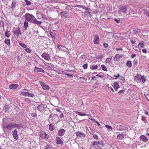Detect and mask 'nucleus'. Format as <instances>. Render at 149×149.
I'll list each match as a JSON object with an SVG mask.
<instances>
[{"label":"nucleus","instance_id":"nucleus-1","mask_svg":"<svg viewBox=\"0 0 149 149\" xmlns=\"http://www.w3.org/2000/svg\"><path fill=\"white\" fill-rule=\"evenodd\" d=\"M3 127L4 128L8 130H11L17 127V125L15 124L10 123L6 125H4Z\"/></svg>","mask_w":149,"mask_h":149},{"label":"nucleus","instance_id":"nucleus-2","mask_svg":"<svg viewBox=\"0 0 149 149\" xmlns=\"http://www.w3.org/2000/svg\"><path fill=\"white\" fill-rule=\"evenodd\" d=\"M127 6L125 5L123 6L120 7L119 8L118 10L119 13L122 14H126L127 13Z\"/></svg>","mask_w":149,"mask_h":149},{"label":"nucleus","instance_id":"nucleus-3","mask_svg":"<svg viewBox=\"0 0 149 149\" xmlns=\"http://www.w3.org/2000/svg\"><path fill=\"white\" fill-rule=\"evenodd\" d=\"M25 16L26 20L31 23L33 18H35L34 16L33 15L28 13H26L25 15Z\"/></svg>","mask_w":149,"mask_h":149},{"label":"nucleus","instance_id":"nucleus-4","mask_svg":"<svg viewBox=\"0 0 149 149\" xmlns=\"http://www.w3.org/2000/svg\"><path fill=\"white\" fill-rule=\"evenodd\" d=\"M13 32L14 34L17 37L21 36L22 33L19 27H17L13 30Z\"/></svg>","mask_w":149,"mask_h":149},{"label":"nucleus","instance_id":"nucleus-5","mask_svg":"<svg viewBox=\"0 0 149 149\" xmlns=\"http://www.w3.org/2000/svg\"><path fill=\"white\" fill-rule=\"evenodd\" d=\"M20 94L24 96L29 97H33V94L28 92L21 91Z\"/></svg>","mask_w":149,"mask_h":149},{"label":"nucleus","instance_id":"nucleus-6","mask_svg":"<svg viewBox=\"0 0 149 149\" xmlns=\"http://www.w3.org/2000/svg\"><path fill=\"white\" fill-rule=\"evenodd\" d=\"M47 106L46 105L41 104L37 107V109L39 111L41 112L44 111V109Z\"/></svg>","mask_w":149,"mask_h":149},{"label":"nucleus","instance_id":"nucleus-7","mask_svg":"<svg viewBox=\"0 0 149 149\" xmlns=\"http://www.w3.org/2000/svg\"><path fill=\"white\" fill-rule=\"evenodd\" d=\"M61 17L62 18H68L70 17L69 13L64 11L61 12L60 13Z\"/></svg>","mask_w":149,"mask_h":149},{"label":"nucleus","instance_id":"nucleus-8","mask_svg":"<svg viewBox=\"0 0 149 149\" xmlns=\"http://www.w3.org/2000/svg\"><path fill=\"white\" fill-rule=\"evenodd\" d=\"M41 56L45 60L48 61L50 59L49 54L46 53H43L41 55Z\"/></svg>","mask_w":149,"mask_h":149},{"label":"nucleus","instance_id":"nucleus-9","mask_svg":"<svg viewBox=\"0 0 149 149\" xmlns=\"http://www.w3.org/2000/svg\"><path fill=\"white\" fill-rule=\"evenodd\" d=\"M40 83L44 90H48L49 89V87L48 85L45 84L44 83L41 81H40Z\"/></svg>","mask_w":149,"mask_h":149},{"label":"nucleus","instance_id":"nucleus-10","mask_svg":"<svg viewBox=\"0 0 149 149\" xmlns=\"http://www.w3.org/2000/svg\"><path fill=\"white\" fill-rule=\"evenodd\" d=\"M56 47L60 50L67 52L68 50V49L63 46L57 45Z\"/></svg>","mask_w":149,"mask_h":149},{"label":"nucleus","instance_id":"nucleus-11","mask_svg":"<svg viewBox=\"0 0 149 149\" xmlns=\"http://www.w3.org/2000/svg\"><path fill=\"white\" fill-rule=\"evenodd\" d=\"M142 78V76L139 74H137V75L134 77V79L137 82L139 83L141 81Z\"/></svg>","mask_w":149,"mask_h":149},{"label":"nucleus","instance_id":"nucleus-12","mask_svg":"<svg viewBox=\"0 0 149 149\" xmlns=\"http://www.w3.org/2000/svg\"><path fill=\"white\" fill-rule=\"evenodd\" d=\"M127 135L125 134L121 133L118 135L117 138L119 140H122L124 138H126Z\"/></svg>","mask_w":149,"mask_h":149},{"label":"nucleus","instance_id":"nucleus-13","mask_svg":"<svg viewBox=\"0 0 149 149\" xmlns=\"http://www.w3.org/2000/svg\"><path fill=\"white\" fill-rule=\"evenodd\" d=\"M55 140L57 144L62 145L63 142L59 137H56Z\"/></svg>","mask_w":149,"mask_h":149},{"label":"nucleus","instance_id":"nucleus-14","mask_svg":"<svg viewBox=\"0 0 149 149\" xmlns=\"http://www.w3.org/2000/svg\"><path fill=\"white\" fill-rule=\"evenodd\" d=\"M34 71L35 72L37 73L38 72L44 73L45 72V71L44 70L40 68H38L36 66L35 67Z\"/></svg>","mask_w":149,"mask_h":149},{"label":"nucleus","instance_id":"nucleus-15","mask_svg":"<svg viewBox=\"0 0 149 149\" xmlns=\"http://www.w3.org/2000/svg\"><path fill=\"white\" fill-rule=\"evenodd\" d=\"M139 138L140 140L145 142H147L148 140V138L143 135H141L140 136Z\"/></svg>","mask_w":149,"mask_h":149},{"label":"nucleus","instance_id":"nucleus-16","mask_svg":"<svg viewBox=\"0 0 149 149\" xmlns=\"http://www.w3.org/2000/svg\"><path fill=\"white\" fill-rule=\"evenodd\" d=\"M31 23H33L35 24H36L38 25H40L42 22L41 21H38L35 17V18H33V19H32Z\"/></svg>","mask_w":149,"mask_h":149},{"label":"nucleus","instance_id":"nucleus-17","mask_svg":"<svg viewBox=\"0 0 149 149\" xmlns=\"http://www.w3.org/2000/svg\"><path fill=\"white\" fill-rule=\"evenodd\" d=\"M40 137L43 139H47L49 137V135L45 132H42L40 134Z\"/></svg>","mask_w":149,"mask_h":149},{"label":"nucleus","instance_id":"nucleus-18","mask_svg":"<svg viewBox=\"0 0 149 149\" xmlns=\"http://www.w3.org/2000/svg\"><path fill=\"white\" fill-rule=\"evenodd\" d=\"M65 132V130L64 129H61L58 131V134L59 136H63Z\"/></svg>","mask_w":149,"mask_h":149},{"label":"nucleus","instance_id":"nucleus-19","mask_svg":"<svg viewBox=\"0 0 149 149\" xmlns=\"http://www.w3.org/2000/svg\"><path fill=\"white\" fill-rule=\"evenodd\" d=\"M13 136L14 139L17 140L18 139V135L17 134V131L16 130H15L13 132Z\"/></svg>","mask_w":149,"mask_h":149},{"label":"nucleus","instance_id":"nucleus-20","mask_svg":"<svg viewBox=\"0 0 149 149\" xmlns=\"http://www.w3.org/2000/svg\"><path fill=\"white\" fill-rule=\"evenodd\" d=\"M18 86V85L17 84H13L9 85V88L10 89H15L17 88Z\"/></svg>","mask_w":149,"mask_h":149},{"label":"nucleus","instance_id":"nucleus-21","mask_svg":"<svg viewBox=\"0 0 149 149\" xmlns=\"http://www.w3.org/2000/svg\"><path fill=\"white\" fill-rule=\"evenodd\" d=\"M113 86L115 89H118L120 88V86L119 85V83L118 82H115L113 84Z\"/></svg>","mask_w":149,"mask_h":149},{"label":"nucleus","instance_id":"nucleus-22","mask_svg":"<svg viewBox=\"0 0 149 149\" xmlns=\"http://www.w3.org/2000/svg\"><path fill=\"white\" fill-rule=\"evenodd\" d=\"M16 2L14 0H13L11 5V8L12 9H13L15 8V7L16 6Z\"/></svg>","mask_w":149,"mask_h":149},{"label":"nucleus","instance_id":"nucleus-23","mask_svg":"<svg viewBox=\"0 0 149 149\" xmlns=\"http://www.w3.org/2000/svg\"><path fill=\"white\" fill-rule=\"evenodd\" d=\"M76 113L79 115L81 116H90L89 114H86V113H82L81 112H79V111H77Z\"/></svg>","mask_w":149,"mask_h":149},{"label":"nucleus","instance_id":"nucleus-24","mask_svg":"<svg viewBox=\"0 0 149 149\" xmlns=\"http://www.w3.org/2000/svg\"><path fill=\"white\" fill-rule=\"evenodd\" d=\"M105 62L107 63H108L109 64L112 63V58H107L105 61Z\"/></svg>","mask_w":149,"mask_h":149},{"label":"nucleus","instance_id":"nucleus-25","mask_svg":"<svg viewBox=\"0 0 149 149\" xmlns=\"http://www.w3.org/2000/svg\"><path fill=\"white\" fill-rule=\"evenodd\" d=\"M138 31L139 30L138 29H133L131 31V33H132V34H133L134 35L136 34L137 33H138L139 32Z\"/></svg>","mask_w":149,"mask_h":149},{"label":"nucleus","instance_id":"nucleus-26","mask_svg":"<svg viewBox=\"0 0 149 149\" xmlns=\"http://www.w3.org/2000/svg\"><path fill=\"white\" fill-rule=\"evenodd\" d=\"M76 134L77 136H84V133H82L80 132H77L76 133Z\"/></svg>","mask_w":149,"mask_h":149},{"label":"nucleus","instance_id":"nucleus-27","mask_svg":"<svg viewBox=\"0 0 149 149\" xmlns=\"http://www.w3.org/2000/svg\"><path fill=\"white\" fill-rule=\"evenodd\" d=\"M138 47L139 48H142L144 47V43L143 42H140L138 45Z\"/></svg>","mask_w":149,"mask_h":149},{"label":"nucleus","instance_id":"nucleus-28","mask_svg":"<svg viewBox=\"0 0 149 149\" xmlns=\"http://www.w3.org/2000/svg\"><path fill=\"white\" fill-rule=\"evenodd\" d=\"M93 42L95 44H98L99 42V38H95Z\"/></svg>","mask_w":149,"mask_h":149},{"label":"nucleus","instance_id":"nucleus-29","mask_svg":"<svg viewBox=\"0 0 149 149\" xmlns=\"http://www.w3.org/2000/svg\"><path fill=\"white\" fill-rule=\"evenodd\" d=\"M101 67L102 70L105 71H107L108 70L107 68L104 65H101Z\"/></svg>","mask_w":149,"mask_h":149},{"label":"nucleus","instance_id":"nucleus-30","mask_svg":"<svg viewBox=\"0 0 149 149\" xmlns=\"http://www.w3.org/2000/svg\"><path fill=\"white\" fill-rule=\"evenodd\" d=\"M100 142L99 141H94L92 143V145L93 146H97L98 145H99Z\"/></svg>","mask_w":149,"mask_h":149},{"label":"nucleus","instance_id":"nucleus-31","mask_svg":"<svg viewBox=\"0 0 149 149\" xmlns=\"http://www.w3.org/2000/svg\"><path fill=\"white\" fill-rule=\"evenodd\" d=\"M28 26V23L26 21H25L24 23V26L25 27L26 29Z\"/></svg>","mask_w":149,"mask_h":149},{"label":"nucleus","instance_id":"nucleus-32","mask_svg":"<svg viewBox=\"0 0 149 149\" xmlns=\"http://www.w3.org/2000/svg\"><path fill=\"white\" fill-rule=\"evenodd\" d=\"M9 31H7L5 33V35L6 37H9L10 36V34L9 33Z\"/></svg>","mask_w":149,"mask_h":149},{"label":"nucleus","instance_id":"nucleus-33","mask_svg":"<svg viewBox=\"0 0 149 149\" xmlns=\"http://www.w3.org/2000/svg\"><path fill=\"white\" fill-rule=\"evenodd\" d=\"M143 11L144 13L146 15V16H148L149 14V11L147 10L146 9H143Z\"/></svg>","mask_w":149,"mask_h":149},{"label":"nucleus","instance_id":"nucleus-34","mask_svg":"<svg viewBox=\"0 0 149 149\" xmlns=\"http://www.w3.org/2000/svg\"><path fill=\"white\" fill-rule=\"evenodd\" d=\"M105 127L109 130H112L113 129L112 127L109 125H106Z\"/></svg>","mask_w":149,"mask_h":149},{"label":"nucleus","instance_id":"nucleus-35","mask_svg":"<svg viewBox=\"0 0 149 149\" xmlns=\"http://www.w3.org/2000/svg\"><path fill=\"white\" fill-rule=\"evenodd\" d=\"M127 65L128 67H131L132 65V63L131 61H128L127 63Z\"/></svg>","mask_w":149,"mask_h":149},{"label":"nucleus","instance_id":"nucleus-36","mask_svg":"<svg viewBox=\"0 0 149 149\" xmlns=\"http://www.w3.org/2000/svg\"><path fill=\"white\" fill-rule=\"evenodd\" d=\"M5 42L7 45H10V41L9 39H6L5 40Z\"/></svg>","mask_w":149,"mask_h":149},{"label":"nucleus","instance_id":"nucleus-37","mask_svg":"<svg viewBox=\"0 0 149 149\" xmlns=\"http://www.w3.org/2000/svg\"><path fill=\"white\" fill-rule=\"evenodd\" d=\"M24 1L27 6H29L31 4V3L28 0H25Z\"/></svg>","mask_w":149,"mask_h":149},{"label":"nucleus","instance_id":"nucleus-38","mask_svg":"<svg viewBox=\"0 0 149 149\" xmlns=\"http://www.w3.org/2000/svg\"><path fill=\"white\" fill-rule=\"evenodd\" d=\"M93 138H94L95 139L98 141V137L97 136L95 135V134H93Z\"/></svg>","mask_w":149,"mask_h":149},{"label":"nucleus","instance_id":"nucleus-39","mask_svg":"<svg viewBox=\"0 0 149 149\" xmlns=\"http://www.w3.org/2000/svg\"><path fill=\"white\" fill-rule=\"evenodd\" d=\"M75 7H78V8H82L83 9H85V6H82V5H76V6H75Z\"/></svg>","mask_w":149,"mask_h":149},{"label":"nucleus","instance_id":"nucleus-40","mask_svg":"<svg viewBox=\"0 0 149 149\" xmlns=\"http://www.w3.org/2000/svg\"><path fill=\"white\" fill-rule=\"evenodd\" d=\"M49 129L51 131H52L54 130V127L53 125L50 124L49 126Z\"/></svg>","mask_w":149,"mask_h":149},{"label":"nucleus","instance_id":"nucleus-41","mask_svg":"<svg viewBox=\"0 0 149 149\" xmlns=\"http://www.w3.org/2000/svg\"><path fill=\"white\" fill-rule=\"evenodd\" d=\"M19 45L23 48H26V45L24 44L19 42Z\"/></svg>","mask_w":149,"mask_h":149},{"label":"nucleus","instance_id":"nucleus-42","mask_svg":"<svg viewBox=\"0 0 149 149\" xmlns=\"http://www.w3.org/2000/svg\"><path fill=\"white\" fill-rule=\"evenodd\" d=\"M97 68V66L96 65H93L91 68L92 70H94L96 69Z\"/></svg>","mask_w":149,"mask_h":149},{"label":"nucleus","instance_id":"nucleus-43","mask_svg":"<svg viewBox=\"0 0 149 149\" xmlns=\"http://www.w3.org/2000/svg\"><path fill=\"white\" fill-rule=\"evenodd\" d=\"M25 51L26 52L29 53H31V50L30 49L28 48L26 49Z\"/></svg>","mask_w":149,"mask_h":149},{"label":"nucleus","instance_id":"nucleus-44","mask_svg":"<svg viewBox=\"0 0 149 149\" xmlns=\"http://www.w3.org/2000/svg\"><path fill=\"white\" fill-rule=\"evenodd\" d=\"M114 20L117 23H119L121 21L119 19L114 18Z\"/></svg>","mask_w":149,"mask_h":149},{"label":"nucleus","instance_id":"nucleus-45","mask_svg":"<svg viewBox=\"0 0 149 149\" xmlns=\"http://www.w3.org/2000/svg\"><path fill=\"white\" fill-rule=\"evenodd\" d=\"M114 77H115V79H118V78L119 77H120V75L119 74H118L117 75H114L113 76Z\"/></svg>","mask_w":149,"mask_h":149},{"label":"nucleus","instance_id":"nucleus-46","mask_svg":"<svg viewBox=\"0 0 149 149\" xmlns=\"http://www.w3.org/2000/svg\"><path fill=\"white\" fill-rule=\"evenodd\" d=\"M103 46L104 47L106 48H107L108 47V44L105 43H103Z\"/></svg>","mask_w":149,"mask_h":149},{"label":"nucleus","instance_id":"nucleus-47","mask_svg":"<svg viewBox=\"0 0 149 149\" xmlns=\"http://www.w3.org/2000/svg\"><path fill=\"white\" fill-rule=\"evenodd\" d=\"M83 68L84 69H86L87 68V64H84L83 65Z\"/></svg>","mask_w":149,"mask_h":149},{"label":"nucleus","instance_id":"nucleus-48","mask_svg":"<svg viewBox=\"0 0 149 149\" xmlns=\"http://www.w3.org/2000/svg\"><path fill=\"white\" fill-rule=\"evenodd\" d=\"M141 81H142V82L143 83L145 82L146 81L145 79V78H144V77L143 76H142Z\"/></svg>","mask_w":149,"mask_h":149},{"label":"nucleus","instance_id":"nucleus-49","mask_svg":"<svg viewBox=\"0 0 149 149\" xmlns=\"http://www.w3.org/2000/svg\"><path fill=\"white\" fill-rule=\"evenodd\" d=\"M42 18L44 20L47 19V17L46 15H42Z\"/></svg>","mask_w":149,"mask_h":149},{"label":"nucleus","instance_id":"nucleus-50","mask_svg":"<svg viewBox=\"0 0 149 149\" xmlns=\"http://www.w3.org/2000/svg\"><path fill=\"white\" fill-rule=\"evenodd\" d=\"M142 52L144 53H146L147 52V50L146 49H143L142 50Z\"/></svg>","mask_w":149,"mask_h":149},{"label":"nucleus","instance_id":"nucleus-51","mask_svg":"<svg viewBox=\"0 0 149 149\" xmlns=\"http://www.w3.org/2000/svg\"><path fill=\"white\" fill-rule=\"evenodd\" d=\"M119 79L120 80H122L123 81H124L125 80V78L123 77H120V76Z\"/></svg>","mask_w":149,"mask_h":149},{"label":"nucleus","instance_id":"nucleus-52","mask_svg":"<svg viewBox=\"0 0 149 149\" xmlns=\"http://www.w3.org/2000/svg\"><path fill=\"white\" fill-rule=\"evenodd\" d=\"M4 25V23L3 21H0V25H2V26L3 27Z\"/></svg>","mask_w":149,"mask_h":149},{"label":"nucleus","instance_id":"nucleus-53","mask_svg":"<svg viewBox=\"0 0 149 149\" xmlns=\"http://www.w3.org/2000/svg\"><path fill=\"white\" fill-rule=\"evenodd\" d=\"M36 113H32L31 114V116L33 117H35L36 116Z\"/></svg>","mask_w":149,"mask_h":149},{"label":"nucleus","instance_id":"nucleus-54","mask_svg":"<svg viewBox=\"0 0 149 149\" xmlns=\"http://www.w3.org/2000/svg\"><path fill=\"white\" fill-rule=\"evenodd\" d=\"M65 75H66L67 76H68V77H72L73 76H72L70 74H68V73H65Z\"/></svg>","mask_w":149,"mask_h":149},{"label":"nucleus","instance_id":"nucleus-55","mask_svg":"<svg viewBox=\"0 0 149 149\" xmlns=\"http://www.w3.org/2000/svg\"><path fill=\"white\" fill-rule=\"evenodd\" d=\"M135 40H131V43L133 44H134L135 43Z\"/></svg>","mask_w":149,"mask_h":149},{"label":"nucleus","instance_id":"nucleus-56","mask_svg":"<svg viewBox=\"0 0 149 149\" xmlns=\"http://www.w3.org/2000/svg\"><path fill=\"white\" fill-rule=\"evenodd\" d=\"M59 117L60 118H62L64 117L63 114V113H62L60 116Z\"/></svg>","mask_w":149,"mask_h":149},{"label":"nucleus","instance_id":"nucleus-57","mask_svg":"<svg viewBox=\"0 0 149 149\" xmlns=\"http://www.w3.org/2000/svg\"><path fill=\"white\" fill-rule=\"evenodd\" d=\"M136 55L135 54H133L131 55V58H133L136 56Z\"/></svg>","mask_w":149,"mask_h":149},{"label":"nucleus","instance_id":"nucleus-58","mask_svg":"<svg viewBox=\"0 0 149 149\" xmlns=\"http://www.w3.org/2000/svg\"><path fill=\"white\" fill-rule=\"evenodd\" d=\"M50 147L48 145L46 146V148H45V149H50Z\"/></svg>","mask_w":149,"mask_h":149},{"label":"nucleus","instance_id":"nucleus-59","mask_svg":"<svg viewBox=\"0 0 149 149\" xmlns=\"http://www.w3.org/2000/svg\"><path fill=\"white\" fill-rule=\"evenodd\" d=\"M95 122L97 124L98 126H100L101 125H100V124L97 121H95Z\"/></svg>","mask_w":149,"mask_h":149},{"label":"nucleus","instance_id":"nucleus-60","mask_svg":"<svg viewBox=\"0 0 149 149\" xmlns=\"http://www.w3.org/2000/svg\"><path fill=\"white\" fill-rule=\"evenodd\" d=\"M124 92V91L123 90H122L119 91L118 92V93H123Z\"/></svg>","mask_w":149,"mask_h":149},{"label":"nucleus","instance_id":"nucleus-61","mask_svg":"<svg viewBox=\"0 0 149 149\" xmlns=\"http://www.w3.org/2000/svg\"><path fill=\"white\" fill-rule=\"evenodd\" d=\"M113 92H114L115 91H114V90L113 89V88L111 86V89H110Z\"/></svg>","mask_w":149,"mask_h":149},{"label":"nucleus","instance_id":"nucleus-62","mask_svg":"<svg viewBox=\"0 0 149 149\" xmlns=\"http://www.w3.org/2000/svg\"><path fill=\"white\" fill-rule=\"evenodd\" d=\"M56 110L57 111H58V112H61V111H60V110L59 109H56Z\"/></svg>","mask_w":149,"mask_h":149},{"label":"nucleus","instance_id":"nucleus-63","mask_svg":"<svg viewBox=\"0 0 149 149\" xmlns=\"http://www.w3.org/2000/svg\"><path fill=\"white\" fill-rule=\"evenodd\" d=\"M117 130H120V131H122L123 129H122V127H121V128H117Z\"/></svg>","mask_w":149,"mask_h":149},{"label":"nucleus","instance_id":"nucleus-64","mask_svg":"<svg viewBox=\"0 0 149 149\" xmlns=\"http://www.w3.org/2000/svg\"><path fill=\"white\" fill-rule=\"evenodd\" d=\"M148 112L147 111H146L145 112V114H147L149 116V114L148 113Z\"/></svg>","mask_w":149,"mask_h":149}]
</instances>
